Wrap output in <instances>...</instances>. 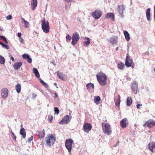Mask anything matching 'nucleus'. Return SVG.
Instances as JSON below:
<instances>
[{"label":"nucleus","mask_w":155,"mask_h":155,"mask_svg":"<svg viewBox=\"0 0 155 155\" xmlns=\"http://www.w3.org/2000/svg\"><path fill=\"white\" fill-rule=\"evenodd\" d=\"M154 11H155V5H154Z\"/></svg>","instance_id":"obj_58"},{"label":"nucleus","mask_w":155,"mask_h":155,"mask_svg":"<svg viewBox=\"0 0 155 155\" xmlns=\"http://www.w3.org/2000/svg\"><path fill=\"white\" fill-rule=\"evenodd\" d=\"M66 41H68V40L70 41L71 39V37L69 35H68L66 37Z\"/></svg>","instance_id":"obj_41"},{"label":"nucleus","mask_w":155,"mask_h":155,"mask_svg":"<svg viewBox=\"0 0 155 155\" xmlns=\"http://www.w3.org/2000/svg\"><path fill=\"white\" fill-rule=\"evenodd\" d=\"M73 140L71 139H67L65 142V147L68 150L69 153L70 154L72 149V145L73 143Z\"/></svg>","instance_id":"obj_5"},{"label":"nucleus","mask_w":155,"mask_h":155,"mask_svg":"<svg viewBox=\"0 0 155 155\" xmlns=\"http://www.w3.org/2000/svg\"><path fill=\"white\" fill-rule=\"evenodd\" d=\"M154 20L155 21V15H154Z\"/></svg>","instance_id":"obj_59"},{"label":"nucleus","mask_w":155,"mask_h":155,"mask_svg":"<svg viewBox=\"0 0 155 155\" xmlns=\"http://www.w3.org/2000/svg\"><path fill=\"white\" fill-rule=\"evenodd\" d=\"M5 59L4 57L2 55H0V64H3L5 63Z\"/></svg>","instance_id":"obj_33"},{"label":"nucleus","mask_w":155,"mask_h":155,"mask_svg":"<svg viewBox=\"0 0 155 155\" xmlns=\"http://www.w3.org/2000/svg\"><path fill=\"white\" fill-rule=\"evenodd\" d=\"M0 44L1 45H2L3 47L5 48H6L7 49H8L9 48V47L8 46V45H5L0 41Z\"/></svg>","instance_id":"obj_35"},{"label":"nucleus","mask_w":155,"mask_h":155,"mask_svg":"<svg viewBox=\"0 0 155 155\" xmlns=\"http://www.w3.org/2000/svg\"><path fill=\"white\" fill-rule=\"evenodd\" d=\"M71 118L68 115H67L63 117L62 119L60 121L59 124H64L69 123Z\"/></svg>","instance_id":"obj_7"},{"label":"nucleus","mask_w":155,"mask_h":155,"mask_svg":"<svg viewBox=\"0 0 155 155\" xmlns=\"http://www.w3.org/2000/svg\"><path fill=\"white\" fill-rule=\"evenodd\" d=\"M26 60L28 61L29 63H31L32 61V59H31L30 58V56L29 57L26 59Z\"/></svg>","instance_id":"obj_42"},{"label":"nucleus","mask_w":155,"mask_h":155,"mask_svg":"<svg viewBox=\"0 0 155 155\" xmlns=\"http://www.w3.org/2000/svg\"><path fill=\"white\" fill-rule=\"evenodd\" d=\"M1 96L3 99L7 98L8 95V90L5 88H3L1 91Z\"/></svg>","instance_id":"obj_11"},{"label":"nucleus","mask_w":155,"mask_h":155,"mask_svg":"<svg viewBox=\"0 0 155 155\" xmlns=\"http://www.w3.org/2000/svg\"><path fill=\"white\" fill-rule=\"evenodd\" d=\"M101 100V98L99 96H96L94 99V102L97 104H98L99 103V101Z\"/></svg>","instance_id":"obj_29"},{"label":"nucleus","mask_w":155,"mask_h":155,"mask_svg":"<svg viewBox=\"0 0 155 155\" xmlns=\"http://www.w3.org/2000/svg\"><path fill=\"white\" fill-rule=\"evenodd\" d=\"M41 28L43 31L45 33H48L49 31L50 28L49 23L48 21H45V18H44L42 20Z\"/></svg>","instance_id":"obj_4"},{"label":"nucleus","mask_w":155,"mask_h":155,"mask_svg":"<svg viewBox=\"0 0 155 155\" xmlns=\"http://www.w3.org/2000/svg\"><path fill=\"white\" fill-rule=\"evenodd\" d=\"M125 6L124 5H118L117 8L118 9L119 14L121 15L122 17H123V12L125 10Z\"/></svg>","instance_id":"obj_17"},{"label":"nucleus","mask_w":155,"mask_h":155,"mask_svg":"<svg viewBox=\"0 0 155 155\" xmlns=\"http://www.w3.org/2000/svg\"><path fill=\"white\" fill-rule=\"evenodd\" d=\"M119 141H118L117 142V143L114 145V147H117V146L119 145Z\"/></svg>","instance_id":"obj_45"},{"label":"nucleus","mask_w":155,"mask_h":155,"mask_svg":"<svg viewBox=\"0 0 155 155\" xmlns=\"http://www.w3.org/2000/svg\"><path fill=\"white\" fill-rule=\"evenodd\" d=\"M150 8H148L147 10V11L146 12V15L147 16V20L148 21H150Z\"/></svg>","instance_id":"obj_23"},{"label":"nucleus","mask_w":155,"mask_h":155,"mask_svg":"<svg viewBox=\"0 0 155 155\" xmlns=\"http://www.w3.org/2000/svg\"><path fill=\"white\" fill-rule=\"evenodd\" d=\"M4 41L6 44H8V42L6 40V38L4 40Z\"/></svg>","instance_id":"obj_52"},{"label":"nucleus","mask_w":155,"mask_h":155,"mask_svg":"<svg viewBox=\"0 0 155 155\" xmlns=\"http://www.w3.org/2000/svg\"><path fill=\"white\" fill-rule=\"evenodd\" d=\"M85 40H87V41L84 42V46L85 47H87L90 43V39L89 38H85Z\"/></svg>","instance_id":"obj_28"},{"label":"nucleus","mask_w":155,"mask_h":155,"mask_svg":"<svg viewBox=\"0 0 155 155\" xmlns=\"http://www.w3.org/2000/svg\"><path fill=\"white\" fill-rule=\"evenodd\" d=\"M21 33H18V37L20 38L21 37Z\"/></svg>","instance_id":"obj_50"},{"label":"nucleus","mask_w":155,"mask_h":155,"mask_svg":"<svg viewBox=\"0 0 155 155\" xmlns=\"http://www.w3.org/2000/svg\"><path fill=\"white\" fill-rule=\"evenodd\" d=\"M83 127L85 132L87 133L91 130L92 126L90 124L85 123L84 124Z\"/></svg>","instance_id":"obj_16"},{"label":"nucleus","mask_w":155,"mask_h":155,"mask_svg":"<svg viewBox=\"0 0 155 155\" xmlns=\"http://www.w3.org/2000/svg\"><path fill=\"white\" fill-rule=\"evenodd\" d=\"M132 100L131 98L128 97L127 100V104L128 106H130L132 104Z\"/></svg>","instance_id":"obj_32"},{"label":"nucleus","mask_w":155,"mask_h":155,"mask_svg":"<svg viewBox=\"0 0 155 155\" xmlns=\"http://www.w3.org/2000/svg\"><path fill=\"white\" fill-rule=\"evenodd\" d=\"M52 119H53V117L52 116H51L50 117V121H51V120H52Z\"/></svg>","instance_id":"obj_53"},{"label":"nucleus","mask_w":155,"mask_h":155,"mask_svg":"<svg viewBox=\"0 0 155 155\" xmlns=\"http://www.w3.org/2000/svg\"><path fill=\"white\" fill-rule=\"evenodd\" d=\"M97 80L99 84L102 86H104L107 84V77L104 73H100L97 75Z\"/></svg>","instance_id":"obj_1"},{"label":"nucleus","mask_w":155,"mask_h":155,"mask_svg":"<svg viewBox=\"0 0 155 155\" xmlns=\"http://www.w3.org/2000/svg\"><path fill=\"white\" fill-rule=\"evenodd\" d=\"M40 82L45 87L48 88V84L45 82L41 78H40Z\"/></svg>","instance_id":"obj_34"},{"label":"nucleus","mask_w":155,"mask_h":155,"mask_svg":"<svg viewBox=\"0 0 155 155\" xmlns=\"http://www.w3.org/2000/svg\"><path fill=\"white\" fill-rule=\"evenodd\" d=\"M0 38H1L2 39H3L4 41L6 39V38L3 36L0 35Z\"/></svg>","instance_id":"obj_49"},{"label":"nucleus","mask_w":155,"mask_h":155,"mask_svg":"<svg viewBox=\"0 0 155 155\" xmlns=\"http://www.w3.org/2000/svg\"><path fill=\"white\" fill-rule=\"evenodd\" d=\"M86 87L88 90L89 91L93 88L94 87V85L92 83H90L86 85Z\"/></svg>","instance_id":"obj_24"},{"label":"nucleus","mask_w":155,"mask_h":155,"mask_svg":"<svg viewBox=\"0 0 155 155\" xmlns=\"http://www.w3.org/2000/svg\"><path fill=\"white\" fill-rule=\"evenodd\" d=\"M54 110L55 112L57 114H58L59 113V111L57 107H55L54 108Z\"/></svg>","instance_id":"obj_40"},{"label":"nucleus","mask_w":155,"mask_h":155,"mask_svg":"<svg viewBox=\"0 0 155 155\" xmlns=\"http://www.w3.org/2000/svg\"><path fill=\"white\" fill-rule=\"evenodd\" d=\"M80 38L79 35L77 32L74 33L72 36V41L71 44L73 45H75Z\"/></svg>","instance_id":"obj_6"},{"label":"nucleus","mask_w":155,"mask_h":155,"mask_svg":"<svg viewBox=\"0 0 155 155\" xmlns=\"http://www.w3.org/2000/svg\"><path fill=\"white\" fill-rule=\"evenodd\" d=\"M52 64H53V65H55V64H55V63L54 61V62H52Z\"/></svg>","instance_id":"obj_56"},{"label":"nucleus","mask_w":155,"mask_h":155,"mask_svg":"<svg viewBox=\"0 0 155 155\" xmlns=\"http://www.w3.org/2000/svg\"><path fill=\"white\" fill-rule=\"evenodd\" d=\"M24 23L25 28H28L29 27V24L28 22L26 21Z\"/></svg>","instance_id":"obj_39"},{"label":"nucleus","mask_w":155,"mask_h":155,"mask_svg":"<svg viewBox=\"0 0 155 155\" xmlns=\"http://www.w3.org/2000/svg\"><path fill=\"white\" fill-rule=\"evenodd\" d=\"M148 148L152 153H155V143L152 142L148 144Z\"/></svg>","instance_id":"obj_15"},{"label":"nucleus","mask_w":155,"mask_h":155,"mask_svg":"<svg viewBox=\"0 0 155 155\" xmlns=\"http://www.w3.org/2000/svg\"><path fill=\"white\" fill-rule=\"evenodd\" d=\"M57 75L58 78L61 79L63 80H64V74H63L62 73H59V71H58L57 72Z\"/></svg>","instance_id":"obj_27"},{"label":"nucleus","mask_w":155,"mask_h":155,"mask_svg":"<svg viewBox=\"0 0 155 155\" xmlns=\"http://www.w3.org/2000/svg\"><path fill=\"white\" fill-rule=\"evenodd\" d=\"M6 18L7 20H10L12 18V16L11 15H8Z\"/></svg>","instance_id":"obj_43"},{"label":"nucleus","mask_w":155,"mask_h":155,"mask_svg":"<svg viewBox=\"0 0 155 155\" xmlns=\"http://www.w3.org/2000/svg\"><path fill=\"white\" fill-rule=\"evenodd\" d=\"M105 18L107 19L111 18L113 21L114 20V15L113 13H108L106 15Z\"/></svg>","instance_id":"obj_21"},{"label":"nucleus","mask_w":155,"mask_h":155,"mask_svg":"<svg viewBox=\"0 0 155 155\" xmlns=\"http://www.w3.org/2000/svg\"><path fill=\"white\" fill-rule=\"evenodd\" d=\"M117 66L118 68L121 70H123L124 67V64L121 62L118 64Z\"/></svg>","instance_id":"obj_30"},{"label":"nucleus","mask_w":155,"mask_h":155,"mask_svg":"<svg viewBox=\"0 0 155 155\" xmlns=\"http://www.w3.org/2000/svg\"><path fill=\"white\" fill-rule=\"evenodd\" d=\"M15 89L17 93L20 92L21 90V85L20 84H17L15 86Z\"/></svg>","instance_id":"obj_31"},{"label":"nucleus","mask_w":155,"mask_h":155,"mask_svg":"<svg viewBox=\"0 0 155 155\" xmlns=\"http://www.w3.org/2000/svg\"><path fill=\"white\" fill-rule=\"evenodd\" d=\"M120 125L122 128H126L128 123V121L127 118L122 119L120 122Z\"/></svg>","instance_id":"obj_13"},{"label":"nucleus","mask_w":155,"mask_h":155,"mask_svg":"<svg viewBox=\"0 0 155 155\" xmlns=\"http://www.w3.org/2000/svg\"><path fill=\"white\" fill-rule=\"evenodd\" d=\"M29 55L26 54H24L22 55L23 58L26 59L29 57Z\"/></svg>","instance_id":"obj_36"},{"label":"nucleus","mask_w":155,"mask_h":155,"mask_svg":"<svg viewBox=\"0 0 155 155\" xmlns=\"http://www.w3.org/2000/svg\"><path fill=\"white\" fill-rule=\"evenodd\" d=\"M154 71H155V68H154Z\"/></svg>","instance_id":"obj_60"},{"label":"nucleus","mask_w":155,"mask_h":155,"mask_svg":"<svg viewBox=\"0 0 155 155\" xmlns=\"http://www.w3.org/2000/svg\"><path fill=\"white\" fill-rule=\"evenodd\" d=\"M45 130L43 129L41 131L37 130V133L38 134V136L41 138H43L45 136Z\"/></svg>","instance_id":"obj_18"},{"label":"nucleus","mask_w":155,"mask_h":155,"mask_svg":"<svg viewBox=\"0 0 155 155\" xmlns=\"http://www.w3.org/2000/svg\"><path fill=\"white\" fill-rule=\"evenodd\" d=\"M124 34L125 36V38L127 41H129L130 39V35L128 32L126 31L124 32Z\"/></svg>","instance_id":"obj_26"},{"label":"nucleus","mask_w":155,"mask_h":155,"mask_svg":"<svg viewBox=\"0 0 155 155\" xmlns=\"http://www.w3.org/2000/svg\"><path fill=\"white\" fill-rule=\"evenodd\" d=\"M11 59L12 61H15L14 58L12 56H11L10 58Z\"/></svg>","instance_id":"obj_51"},{"label":"nucleus","mask_w":155,"mask_h":155,"mask_svg":"<svg viewBox=\"0 0 155 155\" xmlns=\"http://www.w3.org/2000/svg\"><path fill=\"white\" fill-rule=\"evenodd\" d=\"M117 36H112L110 37V38L107 39V40L109 42L113 45L117 43Z\"/></svg>","instance_id":"obj_14"},{"label":"nucleus","mask_w":155,"mask_h":155,"mask_svg":"<svg viewBox=\"0 0 155 155\" xmlns=\"http://www.w3.org/2000/svg\"><path fill=\"white\" fill-rule=\"evenodd\" d=\"M102 12L100 10H96L93 12L92 16L96 19H99L101 16Z\"/></svg>","instance_id":"obj_8"},{"label":"nucleus","mask_w":155,"mask_h":155,"mask_svg":"<svg viewBox=\"0 0 155 155\" xmlns=\"http://www.w3.org/2000/svg\"><path fill=\"white\" fill-rule=\"evenodd\" d=\"M31 4L32 9L33 10H34L37 5V0H31Z\"/></svg>","instance_id":"obj_19"},{"label":"nucleus","mask_w":155,"mask_h":155,"mask_svg":"<svg viewBox=\"0 0 155 155\" xmlns=\"http://www.w3.org/2000/svg\"><path fill=\"white\" fill-rule=\"evenodd\" d=\"M54 85H55V86H56L57 85V84L56 83H54Z\"/></svg>","instance_id":"obj_57"},{"label":"nucleus","mask_w":155,"mask_h":155,"mask_svg":"<svg viewBox=\"0 0 155 155\" xmlns=\"http://www.w3.org/2000/svg\"><path fill=\"white\" fill-rule=\"evenodd\" d=\"M20 134L22 136L23 138L24 139L25 138L26 135V133L25 130L23 127L21 128L20 132Z\"/></svg>","instance_id":"obj_22"},{"label":"nucleus","mask_w":155,"mask_h":155,"mask_svg":"<svg viewBox=\"0 0 155 155\" xmlns=\"http://www.w3.org/2000/svg\"><path fill=\"white\" fill-rule=\"evenodd\" d=\"M142 105V104H138L137 105V109H140V107Z\"/></svg>","instance_id":"obj_46"},{"label":"nucleus","mask_w":155,"mask_h":155,"mask_svg":"<svg viewBox=\"0 0 155 155\" xmlns=\"http://www.w3.org/2000/svg\"><path fill=\"white\" fill-rule=\"evenodd\" d=\"M22 65L21 62H15L14 64L13 67L15 70H18Z\"/></svg>","instance_id":"obj_20"},{"label":"nucleus","mask_w":155,"mask_h":155,"mask_svg":"<svg viewBox=\"0 0 155 155\" xmlns=\"http://www.w3.org/2000/svg\"><path fill=\"white\" fill-rule=\"evenodd\" d=\"M132 90L135 94H137L138 91V83L137 82H133L132 83Z\"/></svg>","instance_id":"obj_9"},{"label":"nucleus","mask_w":155,"mask_h":155,"mask_svg":"<svg viewBox=\"0 0 155 155\" xmlns=\"http://www.w3.org/2000/svg\"><path fill=\"white\" fill-rule=\"evenodd\" d=\"M58 94L56 93H54V95H53V96L55 98L57 97H58Z\"/></svg>","instance_id":"obj_48"},{"label":"nucleus","mask_w":155,"mask_h":155,"mask_svg":"<svg viewBox=\"0 0 155 155\" xmlns=\"http://www.w3.org/2000/svg\"><path fill=\"white\" fill-rule=\"evenodd\" d=\"M56 140L55 135L49 134L45 138V140L46 144L50 146L53 145Z\"/></svg>","instance_id":"obj_2"},{"label":"nucleus","mask_w":155,"mask_h":155,"mask_svg":"<svg viewBox=\"0 0 155 155\" xmlns=\"http://www.w3.org/2000/svg\"><path fill=\"white\" fill-rule=\"evenodd\" d=\"M11 134H12V137L13 139L15 140H16V137L15 134L14 133L12 132V130H11Z\"/></svg>","instance_id":"obj_38"},{"label":"nucleus","mask_w":155,"mask_h":155,"mask_svg":"<svg viewBox=\"0 0 155 155\" xmlns=\"http://www.w3.org/2000/svg\"><path fill=\"white\" fill-rule=\"evenodd\" d=\"M120 96L119 95H118V98L117 99H120Z\"/></svg>","instance_id":"obj_55"},{"label":"nucleus","mask_w":155,"mask_h":155,"mask_svg":"<svg viewBox=\"0 0 155 155\" xmlns=\"http://www.w3.org/2000/svg\"><path fill=\"white\" fill-rule=\"evenodd\" d=\"M155 125V121L153 120H150L143 125V127H147L149 128H151Z\"/></svg>","instance_id":"obj_10"},{"label":"nucleus","mask_w":155,"mask_h":155,"mask_svg":"<svg viewBox=\"0 0 155 155\" xmlns=\"http://www.w3.org/2000/svg\"><path fill=\"white\" fill-rule=\"evenodd\" d=\"M33 136H31L29 138H28V142H30L31 141H32L33 139Z\"/></svg>","instance_id":"obj_44"},{"label":"nucleus","mask_w":155,"mask_h":155,"mask_svg":"<svg viewBox=\"0 0 155 155\" xmlns=\"http://www.w3.org/2000/svg\"><path fill=\"white\" fill-rule=\"evenodd\" d=\"M102 126L104 132L108 135H110L112 132L110 125L108 123H103L102 124Z\"/></svg>","instance_id":"obj_3"},{"label":"nucleus","mask_w":155,"mask_h":155,"mask_svg":"<svg viewBox=\"0 0 155 155\" xmlns=\"http://www.w3.org/2000/svg\"><path fill=\"white\" fill-rule=\"evenodd\" d=\"M120 99H117L115 101V104L116 105L118 106L120 103Z\"/></svg>","instance_id":"obj_37"},{"label":"nucleus","mask_w":155,"mask_h":155,"mask_svg":"<svg viewBox=\"0 0 155 155\" xmlns=\"http://www.w3.org/2000/svg\"><path fill=\"white\" fill-rule=\"evenodd\" d=\"M132 59H130V57L129 55L127 54L125 64V65L127 67H130L132 63Z\"/></svg>","instance_id":"obj_12"},{"label":"nucleus","mask_w":155,"mask_h":155,"mask_svg":"<svg viewBox=\"0 0 155 155\" xmlns=\"http://www.w3.org/2000/svg\"><path fill=\"white\" fill-rule=\"evenodd\" d=\"M33 71L36 77L37 78H39L40 77L39 74L37 69L35 68H34L33 69Z\"/></svg>","instance_id":"obj_25"},{"label":"nucleus","mask_w":155,"mask_h":155,"mask_svg":"<svg viewBox=\"0 0 155 155\" xmlns=\"http://www.w3.org/2000/svg\"><path fill=\"white\" fill-rule=\"evenodd\" d=\"M19 40L21 43H22L23 41V40L21 37L19 38Z\"/></svg>","instance_id":"obj_47"},{"label":"nucleus","mask_w":155,"mask_h":155,"mask_svg":"<svg viewBox=\"0 0 155 155\" xmlns=\"http://www.w3.org/2000/svg\"><path fill=\"white\" fill-rule=\"evenodd\" d=\"M21 20L24 22L26 21L23 18H21Z\"/></svg>","instance_id":"obj_54"}]
</instances>
